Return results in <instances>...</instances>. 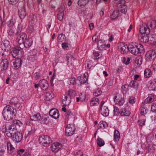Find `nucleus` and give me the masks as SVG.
<instances>
[{
  "label": "nucleus",
  "instance_id": "obj_45",
  "mask_svg": "<svg viewBox=\"0 0 156 156\" xmlns=\"http://www.w3.org/2000/svg\"><path fill=\"white\" fill-rule=\"evenodd\" d=\"M151 74V72L150 69H146L144 71V75L146 78L149 77Z\"/></svg>",
  "mask_w": 156,
  "mask_h": 156
},
{
  "label": "nucleus",
  "instance_id": "obj_26",
  "mask_svg": "<svg viewBox=\"0 0 156 156\" xmlns=\"http://www.w3.org/2000/svg\"><path fill=\"white\" fill-rule=\"evenodd\" d=\"M130 114L129 111L125 108H122L120 109V115L121 116H129Z\"/></svg>",
  "mask_w": 156,
  "mask_h": 156
},
{
  "label": "nucleus",
  "instance_id": "obj_17",
  "mask_svg": "<svg viewBox=\"0 0 156 156\" xmlns=\"http://www.w3.org/2000/svg\"><path fill=\"white\" fill-rule=\"evenodd\" d=\"M22 61L20 58H16L13 62L14 67L16 69H18L22 64Z\"/></svg>",
  "mask_w": 156,
  "mask_h": 156
},
{
  "label": "nucleus",
  "instance_id": "obj_5",
  "mask_svg": "<svg viewBox=\"0 0 156 156\" xmlns=\"http://www.w3.org/2000/svg\"><path fill=\"white\" fill-rule=\"evenodd\" d=\"M17 128L15 126L12 125H10L8 127L6 133L7 136L11 138L17 132Z\"/></svg>",
  "mask_w": 156,
  "mask_h": 156
},
{
  "label": "nucleus",
  "instance_id": "obj_54",
  "mask_svg": "<svg viewBox=\"0 0 156 156\" xmlns=\"http://www.w3.org/2000/svg\"><path fill=\"white\" fill-rule=\"evenodd\" d=\"M149 26L151 28H154L156 27V20H153L150 22Z\"/></svg>",
  "mask_w": 156,
  "mask_h": 156
},
{
  "label": "nucleus",
  "instance_id": "obj_16",
  "mask_svg": "<svg viewBox=\"0 0 156 156\" xmlns=\"http://www.w3.org/2000/svg\"><path fill=\"white\" fill-rule=\"evenodd\" d=\"M62 145L59 143L55 142L51 146V149L52 151L54 152L57 151L59 149L61 148Z\"/></svg>",
  "mask_w": 156,
  "mask_h": 156
},
{
  "label": "nucleus",
  "instance_id": "obj_51",
  "mask_svg": "<svg viewBox=\"0 0 156 156\" xmlns=\"http://www.w3.org/2000/svg\"><path fill=\"white\" fill-rule=\"evenodd\" d=\"M37 56H35L34 55L31 56V55H29L28 57V59L29 60L33 62L37 60Z\"/></svg>",
  "mask_w": 156,
  "mask_h": 156
},
{
  "label": "nucleus",
  "instance_id": "obj_25",
  "mask_svg": "<svg viewBox=\"0 0 156 156\" xmlns=\"http://www.w3.org/2000/svg\"><path fill=\"white\" fill-rule=\"evenodd\" d=\"M20 35L19 39L18 42L19 44L21 45L27 39V36L25 34L22 33L21 34H20Z\"/></svg>",
  "mask_w": 156,
  "mask_h": 156
},
{
  "label": "nucleus",
  "instance_id": "obj_39",
  "mask_svg": "<svg viewBox=\"0 0 156 156\" xmlns=\"http://www.w3.org/2000/svg\"><path fill=\"white\" fill-rule=\"evenodd\" d=\"M119 14V11L118 10H114L111 16V18L112 20H114L118 17Z\"/></svg>",
  "mask_w": 156,
  "mask_h": 156
},
{
  "label": "nucleus",
  "instance_id": "obj_38",
  "mask_svg": "<svg viewBox=\"0 0 156 156\" xmlns=\"http://www.w3.org/2000/svg\"><path fill=\"white\" fill-rule=\"evenodd\" d=\"M129 87L128 85L125 84L122 86L121 90L123 94L126 93L129 90Z\"/></svg>",
  "mask_w": 156,
  "mask_h": 156
},
{
  "label": "nucleus",
  "instance_id": "obj_9",
  "mask_svg": "<svg viewBox=\"0 0 156 156\" xmlns=\"http://www.w3.org/2000/svg\"><path fill=\"white\" fill-rule=\"evenodd\" d=\"M75 128L72 125H67L65 129L66 134L67 136H70L74 133Z\"/></svg>",
  "mask_w": 156,
  "mask_h": 156
},
{
  "label": "nucleus",
  "instance_id": "obj_35",
  "mask_svg": "<svg viewBox=\"0 0 156 156\" xmlns=\"http://www.w3.org/2000/svg\"><path fill=\"white\" fill-rule=\"evenodd\" d=\"M39 122L42 124H48L49 122V118L41 117Z\"/></svg>",
  "mask_w": 156,
  "mask_h": 156
},
{
  "label": "nucleus",
  "instance_id": "obj_44",
  "mask_svg": "<svg viewBox=\"0 0 156 156\" xmlns=\"http://www.w3.org/2000/svg\"><path fill=\"white\" fill-rule=\"evenodd\" d=\"M65 36L63 34H59L58 37V42H62L65 40Z\"/></svg>",
  "mask_w": 156,
  "mask_h": 156
},
{
  "label": "nucleus",
  "instance_id": "obj_63",
  "mask_svg": "<svg viewBox=\"0 0 156 156\" xmlns=\"http://www.w3.org/2000/svg\"><path fill=\"white\" fill-rule=\"evenodd\" d=\"M139 122V124L140 126H142L145 125V120L144 119L139 120L138 121Z\"/></svg>",
  "mask_w": 156,
  "mask_h": 156
},
{
  "label": "nucleus",
  "instance_id": "obj_23",
  "mask_svg": "<svg viewBox=\"0 0 156 156\" xmlns=\"http://www.w3.org/2000/svg\"><path fill=\"white\" fill-rule=\"evenodd\" d=\"M30 119L31 120L39 121L40 119H41V116L39 113L34 114L30 116Z\"/></svg>",
  "mask_w": 156,
  "mask_h": 156
},
{
  "label": "nucleus",
  "instance_id": "obj_10",
  "mask_svg": "<svg viewBox=\"0 0 156 156\" xmlns=\"http://www.w3.org/2000/svg\"><path fill=\"white\" fill-rule=\"evenodd\" d=\"M117 46L119 49L120 50L122 53H126L129 50V46L124 43L121 42L118 43Z\"/></svg>",
  "mask_w": 156,
  "mask_h": 156
},
{
  "label": "nucleus",
  "instance_id": "obj_49",
  "mask_svg": "<svg viewBox=\"0 0 156 156\" xmlns=\"http://www.w3.org/2000/svg\"><path fill=\"white\" fill-rule=\"evenodd\" d=\"M102 91L100 89H98L94 92L93 94L95 96H98L101 94Z\"/></svg>",
  "mask_w": 156,
  "mask_h": 156
},
{
  "label": "nucleus",
  "instance_id": "obj_4",
  "mask_svg": "<svg viewBox=\"0 0 156 156\" xmlns=\"http://www.w3.org/2000/svg\"><path fill=\"white\" fill-rule=\"evenodd\" d=\"M39 141L40 144L45 146H48L49 144L52 143L51 138L48 135H44L39 137Z\"/></svg>",
  "mask_w": 156,
  "mask_h": 156
},
{
  "label": "nucleus",
  "instance_id": "obj_2",
  "mask_svg": "<svg viewBox=\"0 0 156 156\" xmlns=\"http://www.w3.org/2000/svg\"><path fill=\"white\" fill-rule=\"evenodd\" d=\"M144 48L142 45L137 43L131 42L129 45V50L135 55H138L144 52Z\"/></svg>",
  "mask_w": 156,
  "mask_h": 156
},
{
  "label": "nucleus",
  "instance_id": "obj_64",
  "mask_svg": "<svg viewBox=\"0 0 156 156\" xmlns=\"http://www.w3.org/2000/svg\"><path fill=\"white\" fill-rule=\"evenodd\" d=\"M102 124L103 126V127L104 128H106L108 126V124L107 123L103 121H101L100 122V125Z\"/></svg>",
  "mask_w": 156,
  "mask_h": 156
},
{
  "label": "nucleus",
  "instance_id": "obj_14",
  "mask_svg": "<svg viewBox=\"0 0 156 156\" xmlns=\"http://www.w3.org/2000/svg\"><path fill=\"white\" fill-rule=\"evenodd\" d=\"M49 115L55 119H58L59 115L58 111L56 109H52L49 112Z\"/></svg>",
  "mask_w": 156,
  "mask_h": 156
},
{
  "label": "nucleus",
  "instance_id": "obj_60",
  "mask_svg": "<svg viewBox=\"0 0 156 156\" xmlns=\"http://www.w3.org/2000/svg\"><path fill=\"white\" fill-rule=\"evenodd\" d=\"M8 33L9 36H11L14 33L13 29L12 28H10L8 30Z\"/></svg>",
  "mask_w": 156,
  "mask_h": 156
},
{
  "label": "nucleus",
  "instance_id": "obj_8",
  "mask_svg": "<svg viewBox=\"0 0 156 156\" xmlns=\"http://www.w3.org/2000/svg\"><path fill=\"white\" fill-rule=\"evenodd\" d=\"M156 57V53L154 51H149L146 54L145 58L147 61L152 60Z\"/></svg>",
  "mask_w": 156,
  "mask_h": 156
},
{
  "label": "nucleus",
  "instance_id": "obj_42",
  "mask_svg": "<svg viewBox=\"0 0 156 156\" xmlns=\"http://www.w3.org/2000/svg\"><path fill=\"white\" fill-rule=\"evenodd\" d=\"M129 85L134 88L136 89L138 86V83L135 81H131Z\"/></svg>",
  "mask_w": 156,
  "mask_h": 156
},
{
  "label": "nucleus",
  "instance_id": "obj_46",
  "mask_svg": "<svg viewBox=\"0 0 156 156\" xmlns=\"http://www.w3.org/2000/svg\"><path fill=\"white\" fill-rule=\"evenodd\" d=\"M45 96L47 97V100H49L50 99L53 98V94L52 92L50 91L46 93Z\"/></svg>",
  "mask_w": 156,
  "mask_h": 156
},
{
  "label": "nucleus",
  "instance_id": "obj_41",
  "mask_svg": "<svg viewBox=\"0 0 156 156\" xmlns=\"http://www.w3.org/2000/svg\"><path fill=\"white\" fill-rule=\"evenodd\" d=\"M114 139L115 141L119 140L120 138V134L119 131L115 130L114 132Z\"/></svg>",
  "mask_w": 156,
  "mask_h": 156
},
{
  "label": "nucleus",
  "instance_id": "obj_50",
  "mask_svg": "<svg viewBox=\"0 0 156 156\" xmlns=\"http://www.w3.org/2000/svg\"><path fill=\"white\" fill-rule=\"evenodd\" d=\"M19 101L18 99L16 97H14L11 100L10 102L12 104L15 105L18 103Z\"/></svg>",
  "mask_w": 156,
  "mask_h": 156
},
{
  "label": "nucleus",
  "instance_id": "obj_37",
  "mask_svg": "<svg viewBox=\"0 0 156 156\" xmlns=\"http://www.w3.org/2000/svg\"><path fill=\"white\" fill-rule=\"evenodd\" d=\"M22 125L23 123L20 121L15 119L13 121L12 124L11 125L15 126L16 127V126H20Z\"/></svg>",
  "mask_w": 156,
  "mask_h": 156
},
{
  "label": "nucleus",
  "instance_id": "obj_58",
  "mask_svg": "<svg viewBox=\"0 0 156 156\" xmlns=\"http://www.w3.org/2000/svg\"><path fill=\"white\" fill-rule=\"evenodd\" d=\"M120 8L121 9L120 10L122 12L125 13L127 11L126 6L124 5V4L123 5V6H122Z\"/></svg>",
  "mask_w": 156,
  "mask_h": 156
},
{
  "label": "nucleus",
  "instance_id": "obj_27",
  "mask_svg": "<svg viewBox=\"0 0 156 156\" xmlns=\"http://www.w3.org/2000/svg\"><path fill=\"white\" fill-rule=\"evenodd\" d=\"M59 10L60 12L58 13L57 18L59 20L61 21L62 20L63 16L64 15V13L63 12L64 9H63V7L61 6L59 9Z\"/></svg>",
  "mask_w": 156,
  "mask_h": 156
},
{
  "label": "nucleus",
  "instance_id": "obj_32",
  "mask_svg": "<svg viewBox=\"0 0 156 156\" xmlns=\"http://www.w3.org/2000/svg\"><path fill=\"white\" fill-rule=\"evenodd\" d=\"M37 21V17L34 14H32L30 16V23L32 25H34Z\"/></svg>",
  "mask_w": 156,
  "mask_h": 156
},
{
  "label": "nucleus",
  "instance_id": "obj_21",
  "mask_svg": "<svg viewBox=\"0 0 156 156\" xmlns=\"http://www.w3.org/2000/svg\"><path fill=\"white\" fill-rule=\"evenodd\" d=\"M148 88L151 91L156 90V79H154L151 82Z\"/></svg>",
  "mask_w": 156,
  "mask_h": 156
},
{
  "label": "nucleus",
  "instance_id": "obj_47",
  "mask_svg": "<svg viewBox=\"0 0 156 156\" xmlns=\"http://www.w3.org/2000/svg\"><path fill=\"white\" fill-rule=\"evenodd\" d=\"M16 22L15 19H12L7 22V24L9 27H12L14 25Z\"/></svg>",
  "mask_w": 156,
  "mask_h": 156
},
{
  "label": "nucleus",
  "instance_id": "obj_31",
  "mask_svg": "<svg viewBox=\"0 0 156 156\" xmlns=\"http://www.w3.org/2000/svg\"><path fill=\"white\" fill-rule=\"evenodd\" d=\"M23 44L26 48H29L32 45V41L30 39H28L26 40Z\"/></svg>",
  "mask_w": 156,
  "mask_h": 156
},
{
  "label": "nucleus",
  "instance_id": "obj_18",
  "mask_svg": "<svg viewBox=\"0 0 156 156\" xmlns=\"http://www.w3.org/2000/svg\"><path fill=\"white\" fill-rule=\"evenodd\" d=\"M39 84L41 87L43 88L44 90L46 91L47 90L48 85L47 81L45 80H40L39 82Z\"/></svg>",
  "mask_w": 156,
  "mask_h": 156
},
{
  "label": "nucleus",
  "instance_id": "obj_33",
  "mask_svg": "<svg viewBox=\"0 0 156 156\" xmlns=\"http://www.w3.org/2000/svg\"><path fill=\"white\" fill-rule=\"evenodd\" d=\"M76 92L73 90H70L65 94L68 97L70 96L71 99L74 98L76 95Z\"/></svg>",
  "mask_w": 156,
  "mask_h": 156
},
{
  "label": "nucleus",
  "instance_id": "obj_20",
  "mask_svg": "<svg viewBox=\"0 0 156 156\" xmlns=\"http://www.w3.org/2000/svg\"><path fill=\"white\" fill-rule=\"evenodd\" d=\"M3 44L4 46V51H8L10 49L11 45L9 41L8 40H4L3 41Z\"/></svg>",
  "mask_w": 156,
  "mask_h": 156
},
{
  "label": "nucleus",
  "instance_id": "obj_61",
  "mask_svg": "<svg viewBox=\"0 0 156 156\" xmlns=\"http://www.w3.org/2000/svg\"><path fill=\"white\" fill-rule=\"evenodd\" d=\"M147 101L148 102H151L154 100V96L151 94L147 98Z\"/></svg>",
  "mask_w": 156,
  "mask_h": 156
},
{
  "label": "nucleus",
  "instance_id": "obj_36",
  "mask_svg": "<svg viewBox=\"0 0 156 156\" xmlns=\"http://www.w3.org/2000/svg\"><path fill=\"white\" fill-rule=\"evenodd\" d=\"M90 0H78V4L80 6H84L88 4Z\"/></svg>",
  "mask_w": 156,
  "mask_h": 156
},
{
  "label": "nucleus",
  "instance_id": "obj_1",
  "mask_svg": "<svg viewBox=\"0 0 156 156\" xmlns=\"http://www.w3.org/2000/svg\"><path fill=\"white\" fill-rule=\"evenodd\" d=\"M16 113V109L9 105L4 107L2 113L4 119L8 121L15 118Z\"/></svg>",
  "mask_w": 156,
  "mask_h": 156
},
{
  "label": "nucleus",
  "instance_id": "obj_6",
  "mask_svg": "<svg viewBox=\"0 0 156 156\" xmlns=\"http://www.w3.org/2000/svg\"><path fill=\"white\" fill-rule=\"evenodd\" d=\"M69 108L62 107V110L66 112L65 116L67 119H73L74 118L75 113L69 109Z\"/></svg>",
  "mask_w": 156,
  "mask_h": 156
},
{
  "label": "nucleus",
  "instance_id": "obj_43",
  "mask_svg": "<svg viewBox=\"0 0 156 156\" xmlns=\"http://www.w3.org/2000/svg\"><path fill=\"white\" fill-rule=\"evenodd\" d=\"M147 110L144 105H142L141 108V115H144L147 112Z\"/></svg>",
  "mask_w": 156,
  "mask_h": 156
},
{
  "label": "nucleus",
  "instance_id": "obj_11",
  "mask_svg": "<svg viewBox=\"0 0 156 156\" xmlns=\"http://www.w3.org/2000/svg\"><path fill=\"white\" fill-rule=\"evenodd\" d=\"M23 135L22 133L17 131L11 138L12 140L16 143H19L23 139Z\"/></svg>",
  "mask_w": 156,
  "mask_h": 156
},
{
  "label": "nucleus",
  "instance_id": "obj_62",
  "mask_svg": "<svg viewBox=\"0 0 156 156\" xmlns=\"http://www.w3.org/2000/svg\"><path fill=\"white\" fill-rule=\"evenodd\" d=\"M69 81L70 84L74 85L76 83L75 79L74 78H71L69 79Z\"/></svg>",
  "mask_w": 156,
  "mask_h": 156
},
{
  "label": "nucleus",
  "instance_id": "obj_7",
  "mask_svg": "<svg viewBox=\"0 0 156 156\" xmlns=\"http://www.w3.org/2000/svg\"><path fill=\"white\" fill-rule=\"evenodd\" d=\"M23 52V48L20 46H16L12 51V55L13 57L16 58V56L19 55H22Z\"/></svg>",
  "mask_w": 156,
  "mask_h": 156
},
{
  "label": "nucleus",
  "instance_id": "obj_28",
  "mask_svg": "<svg viewBox=\"0 0 156 156\" xmlns=\"http://www.w3.org/2000/svg\"><path fill=\"white\" fill-rule=\"evenodd\" d=\"M149 43L151 44L156 45V36L155 35H151L150 36Z\"/></svg>",
  "mask_w": 156,
  "mask_h": 156
},
{
  "label": "nucleus",
  "instance_id": "obj_48",
  "mask_svg": "<svg viewBox=\"0 0 156 156\" xmlns=\"http://www.w3.org/2000/svg\"><path fill=\"white\" fill-rule=\"evenodd\" d=\"M97 143L100 147L103 146L105 144L104 141L101 138H98L97 139Z\"/></svg>",
  "mask_w": 156,
  "mask_h": 156
},
{
  "label": "nucleus",
  "instance_id": "obj_57",
  "mask_svg": "<svg viewBox=\"0 0 156 156\" xmlns=\"http://www.w3.org/2000/svg\"><path fill=\"white\" fill-rule=\"evenodd\" d=\"M22 25L21 24H19L18 26L16 34H18L19 33H20L22 30Z\"/></svg>",
  "mask_w": 156,
  "mask_h": 156
},
{
  "label": "nucleus",
  "instance_id": "obj_59",
  "mask_svg": "<svg viewBox=\"0 0 156 156\" xmlns=\"http://www.w3.org/2000/svg\"><path fill=\"white\" fill-rule=\"evenodd\" d=\"M151 111L154 112L156 113V104L153 103L151 105Z\"/></svg>",
  "mask_w": 156,
  "mask_h": 156
},
{
  "label": "nucleus",
  "instance_id": "obj_56",
  "mask_svg": "<svg viewBox=\"0 0 156 156\" xmlns=\"http://www.w3.org/2000/svg\"><path fill=\"white\" fill-rule=\"evenodd\" d=\"M37 52L36 50L34 49L31 51L30 52V55L31 56L33 55L35 56H37Z\"/></svg>",
  "mask_w": 156,
  "mask_h": 156
},
{
  "label": "nucleus",
  "instance_id": "obj_22",
  "mask_svg": "<svg viewBox=\"0 0 156 156\" xmlns=\"http://www.w3.org/2000/svg\"><path fill=\"white\" fill-rule=\"evenodd\" d=\"M6 144L8 153L10 154H12L15 151V148L10 142H7Z\"/></svg>",
  "mask_w": 156,
  "mask_h": 156
},
{
  "label": "nucleus",
  "instance_id": "obj_24",
  "mask_svg": "<svg viewBox=\"0 0 156 156\" xmlns=\"http://www.w3.org/2000/svg\"><path fill=\"white\" fill-rule=\"evenodd\" d=\"M102 115L105 116H108L109 114V110L108 108L106 106H104L101 109Z\"/></svg>",
  "mask_w": 156,
  "mask_h": 156
},
{
  "label": "nucleus",
  "instance_id": "obj_53",
  "mask_svg": "<svg viewBox=\"0 0 156 156\" xmlns=\"http://www.w3.org/2000/svg\"><path fill=\"white\" fill-rule=\"evenodd\" d=\"M114 115H118L120 114V110L117 107H115L114 109Z\"/></svg>",
  "mask_w": 156,
  "mask_h": 156
},
{
  "label": "nucleus",
  "instance_id": "obj_19",
  "mask_svg": "<svg viewBox=\"0 0 156 156\" xmlns=\"http://www.w3.org/2000/svg\"><path fill=\"white\" fill-rule=\"evenodd\" d=\"M18 15L21 19H23L25 18L26 16V13L24 8L23 7L19 9Z\"/></svg>",
  "mask_w": 156,
  "mask_h": 156
},
{
  "label": "nucleus",
  "instance_id": "obj_3",
  "mask_svg": "<svg viewBox=\"0 0 156 156\" xmlns=\"http://www.w3.org/2000/svg\"><path fill=\"white\" fill-rule=\"evenodd\" d=\"M140 32L141 34H144V35H142L141 41L146 43L149 42L150 36L148 35L150 32V29L145 24L140 26Z\"/></svg>",
  "mask_w": 156,
  "mask_h": 156
},
{
  "label": "nucleus",
  "instance_id": "obj_55",
  "mask_svg": "<svg viewBox=\"0 0 156 156\" xmlns=\"http://www.w3.org/2000/svg\"><path fill=\"white\" fill-rule=\"evenodd\" d=\"M130 60V59L129 57L127 58L126 59L125 58H124L123 59V62L125 64L127 65L129 63Z\"/></svg>",
  "mask_w": 156,
  "mask_h": 156
},
{
  "label": "nucleus",
  "instance_id": "obj_15",
  "mask_svg": "<svg viewBox=\"0 0 156 156\" xmlns=\"http://www.w3.org/2000/svg\"><path fill=\"white\" fill-rule=\"evenodd\" d=\"M9 65L8 60L7 58H3L0 63V66L3 70H6Z\"/></svg>",
  "mask_w": 156,
  "mask_h": 156
},
{
  "label": "nucleus",
  "instance_id": "obj_30",
  "mask_svg": "<svg viewBox=\"0 0 156 156\" xmlns=\"http://www.w3.org/2000/svg\"><path fill=\"white\" fill-rule=\"evenodd\" d=\"M99 99L96 98H94L91 100L90 105L91 106H96L99 104Z\"/></svg>",
  "mask_w": 156,
  "mask_h": 156
},
{
  "label": "nucleus",
  "instance_id": "obj_40",
  "mask_svg": "<svg viewBox=\"0 0 156 156\" xmlns=\"http://www.w3.org/2000/svg\"><path fill=\"white\" fill-rule=\"evenodd\" d=\"M94 59H98L102 56V54L101 52H93Z\"/></svg>",
  "mask_w": 156,
  "mask_h": 156
},
{
  "label": "nucleus",
  "instance_id": "obj_52",
  "mask_svg": "<svg viewBox=\"0 0 156 156\" xmlns=\"http://www.w3.org/2000/svg\"><path fill=\"white\" fill-rule=\"evenodd\" d=\"M66 58L68 62H69L70 61H72V59L73 60L74 59V57H73V55L70 54L67 55Z\"/></svg>",
  "mask_w": 156,
  "mask_h": 156
},
{
  "label": "nucleus",
  "instance_id": "obj_29",
  "mask_svg": "<svg viewBox=\"0 0 156 156\" xmlns=\"http://www.w3.org/2000/svg\"><path fill=\"white\" fill-rule=\"evenodd\" d=\"M97 45L98 47L100 50L102 51L105 49V43L103 42L102 40H99L98 41Z\"/></svg>",
  "mask_w": 156,
  "mask_h": 156
},
{
  "label": "nucleus",
  "instance_id": "obj_34",
  "mask_svg": "<svg viewBox=\"0 0 156 156\" xmlns=\"http://www.w3.org/2000/svg\"><path fill=\"white\" fill-rule=\"evenodd\" d=\"M78 79L81 83H84L87 81V77L85 75V74H83L81 77H79Z\"/></svg>",
  "mask_w": 156,
  "mask_h": 156
},
{
  "label": "nucleus",
  "instance_id": "obj_12",
  "mask_svg": "<svg viewBox=\"0 0 156 156\" xmlns=\"http://www.w3.org/2000/svg\"><path fill=\"white\" fill-rule=\"evenodd\" d=\"M62 101L63 104V107L66 106V108H69V105L71 101V99L70 96L68 97L65 94L64 97H62Z\"/></svg>",
  "mask_w": 156,
  "mask_h": 156
},
{
  "label": "nucleus",
  "instance_id": "obj_13",
  "mask_svg": "<svg viewBox=\"0 0 156 156\" xmlns=\"http://www.w3.org/2000/svg\"><path fill=\"white\" fill-rule=\"evenodd\" d=\"M114 101L115 104L119 105H122L124 102V100L121 95L116 94L114 98Z\"/></svg>",
  "mask_w": 156,
  "mask_h": 156
}]
</instances>
